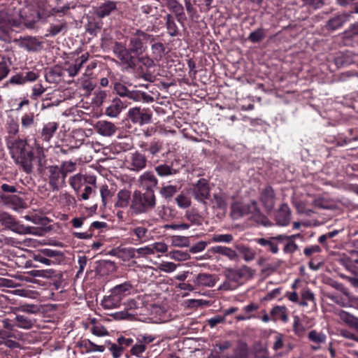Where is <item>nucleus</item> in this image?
Masks as SVG:
<instances>
[{
  "instance_id": "obj_1",
  "label": "nucleus",
  "mask_w": 358,
  "mask_h": 358,
  "mask_svg": "<svg viewBox=\"0 0 358 358\" xmlns=\"http://www.w3.org/2000/svg\"><path fill=\"white\" fill-rule=\"evenodd\" d=\"M6 144L15 162L20 164L26 172H31L35 158L32 151L27 149V141L17 139L14 142L7 138Z\"/></svg>"
},
{
  "instance_id": "obj_2",
  "label": "nucleus",
  "mask_w": 358,
  "mask_h": 358,
  "mask_svg": "<svg viewBox=\"0 0 358 358\" xmlns=\"http://www.w3.org/2000/svg\"><path fill=\"white\" fill-rule=\"evenodd\" d=\"M231 214L234 219H238L243 216H248L249 219L254 220L257 224L264 227H270L272 223L263 215L257 208L256 201H252L249 203L235 202L231 205Z\"/></svg>"
},
{
  "instance_id": "obj_3",
  "label": "nucleus",
  "mask_w": 358,
  "mask_h": 358,
  "mask_svg": "<svg viewBox=\"0 0 358 358\" xmlns=\"http://www.w3.org/2000/svg\"><path fill=\"white\" fill-rule=\"evenodd\" d=\"M156 199L154 192L142 194L140 191L134 192L130 208L135 214L145 213L148 209L155 208Z\"/></svg>"
},
{
  "instance_id": "obj_4",
  "label": "nucleus",
  "mask_w": 358,
  "mask_h": 358,
  "mask_svg": "<svg viewBox=\"0 0 358 358\" xmlns=\"http://www.w3.org/2000/svg\"><path fill=\"white\" fill-rule=\"evenodd\" d=\"M155 37L143 31L136 30L130 37L129 48L136 56L143 55L147 50V42H153Z\"/></svg>"
},
{
  "instance_id": "obj_5",
  "label": "nucleus",
  "mask_w": 358,
  "mask_h": 358,
  "mask_svg": "<svg viewBox=\"0 0 358 358\" xmlns=\"http://www.w3.org/2000/svg\"><path fill=\"white\" fill-rule=\"evenodd\" d=\"M224 274L229 281L241 282L252 278L254 275V271L250 267L243 265L237 268H227Z\"/></svg>"
},
{
  "instance_id": "obj_6",
  "label": "nucleus",
  "mask_w": 358,
  "mask_h": 358,
  "mask_svg": "<svg viewBox=\"0 0 358 358\" xmlns=\"http://www.w3.org/2000/svg\"><path fill=\"white\" fill-rule=\"evenodd\" d=\"M113 52L115 55L120 60L121 63L127 68H134L136 66V59L132 55L133 52L130 49L120 42H115L113 46Z\"/></svg>"
},
{
  "instance_id": "obj_7",
  "label": "nucleus",
  "mask_w": 358,
  "mask_h": 358,
  "mask_svg": "<svg viewBox=\"0 0 358 358\" xmlns=\"http://www.w3.org/2000/svg\"><path fill=\"white\" fill-rule=\"evenodd\" d=\"M20 23L17 20L11 19L10 15L4 12L0 11V39L3 41H9L10 37L9 33L13 27H20Z\"/></svg>"
},
{
  "instance_id": "obj_8",
  "label": "nucleus",
  "mask_w": 358,
  "mask_h": 358,
  "mask_svg": "<svg viewBox=\"0 0 358 358\" xmlns=\"http://www.w3.org/2000/svg\"><path fill=\"white\" fill-rule=\"evenodd\" d=\"M127 116L131 122L141 126L151 122L152 114L148 109L134 107L128 110Z\"/></svg>"
},
{
  "instance_id": "obj_9",
  "label": "nucleus",
  "mask_w": 358,
  "mask_h": 358,
  "mask_svg": "<svg viewBox=\"0 0 358 358\" xmlns=\"http://www.w3.org/2000/svg\"><path fill=\"white\" fill-rule=\"evenodd\" d=\"M49 184L53 190H59L65 183L66 177L57 166L48 167Z\"/></svg>"
},
{
  "instance_id": "obj_10",
  "label": "nucleus",
  "mask_w": 358,
  "mask_h": 358,
  "mask_svg": "<svg viewBox=\"0 0 358 358\" xmlns=\"http://www.w3.org/2000/svg\"><path fill=\"white\" fill-rule=\"evenodd\" d=\"M209 192L208 182L203 178L199 180L192 189V192L195 199L203 203H205L206 200L208 199Z\"/></svg>"
},
{
  "instance_id": "obj_11",
  "label": "nucleus",
  "mask_w": 358,
  "mask_h": 358,
  "mask_svg": "<svg viewBox=\"0 0 358 358\" xmlns=\"http://www.w3.org/2000/svg\"><path fill=\"white\" fill-rule=\"evenodd\" d=\"M0 222L2 225L6 228L10 229L12 231L17 233H31L30 227L24 228L22 225H20L16 220L8 213H3L1 215Z\"/></svg>"
},
{
  "instance_id": "obj_12",
  "label": "nucleus",
  "mask_w": 358,
  "mask_h": 358,
  "mask_svg": "<svg viewBox=\"0 0 358 358\" xmlns=\"http://www.w3.org/2000/svg\"><path fill=\"white\" fill-rule=\"evenodd\" d=\"M139 186L147 192H154L153 189L157 187L158 180L153 173L146 171L140 176L138 178Z\"/></svg>"
},
{
  "instance_id": "obj_13",
  "label": "nucleus",
  "mask_w": 358,
  "mask_h": 358,
  "mask_svg": "<svg viewBox=\"0 0 358 358\" xmlns=\"http://www.w3.org/2000/svg\"><path fill=\"white\" fill-rule=\"evenodd\" d=\"M145 157L138 152L132 153L127 160V167L134 171H139L146 166Z\"/></svg>"
},
{
  "instance_id": "obj_14",
  "label": "nucleus",
  "mask_w": 358,
  "mask_h": 358,
  "mask_svg": "<svg viewBox=\"0 0 358 358\" xmlns=\"http://www.w3.org/2000/svg\"><path fill=\"white\" fill-rule=\"evenodd\" d=\"M18 46L28 52H36L42 47V43L36 37L26 36L17 41Z\"/></svg>"
},
{
  "instance_id": "obj_15",
  "label": "nucleus",
  "mask_w": 358,
  "mask_h": 358,
  "mask_svg": "<svg viewBox=\"0 0 358 358\" xmlns=\"http://www.w3.org/2000/svg\"><path fill=\"white\" fill-rule=\"evenodd\" d=\"M217 281V278L215 275L207 273H201L196 276L193 282L196 287H213Z\"/></svg>"
},
{
  "instance_id": "obj_16",
  "label": "nucleus",
  "mask_w": 358,
  "mask_h": 358,
  "mask_svg": "<svg viewBox=\"0 0 358 358\" xmlns=\"http://www.w3.org/2000/svg\"><path fill=\"white\" fill-rule=\"evenodd\" d=\"M291 210L287 204L283 203L280 206L275 215L277 224L280 226H287L290 222Z\"/></svg>"
},
{
  "instance_id": "obj_17",
  "label": "nucleus",
  "mask_w": 358,
  "mask_h": 358,
  "mask_svg": "<svg viewBox=\"0 0 358 358\" xmlns=\"http://www.w3.org/2000/svg\"><path fill=\"white\" fill-rule=\"evenodd\" d=\"M94 128L103 136H111L117 130V127L113 123L106 120L98 121L95 124Z\"/></svg>"
},
{
  "instance_id": "obj_18",
  "label": "nucleus",
  "mask_w": 358,
  "mask_h": 358,
  "mask_svg": "<svg viewBox=\"0 0 358 358\" xmlns=\"http://www.w3.org/2000/svg\"><path fill=\"white\" fill-rule=\"evenodd\" d=\"M261 202L267 210H271L275 206V194L273 188L268 186L264 188L260 196Z\"/></svg>"
},
{
  "instance_id": "obj_19",
  "label": "nucleus",
  "mask_w": 358,
  "mask_h": 358,
  "mask_svg": "<svg viewBox=\"0 0 358 358\" xmlns=\"http://www.w3.org/2000/svg\"><path fill=\"white\" fill-rule=\"evenodd\" d=\"M126 107L127 106L120 99L116 98L106 108L105 114L110 117H117Z\"/></svg>"
},
{
  "instance_id": "obj_20",
  "label": "nucleus",
  "mask_w": 358,
  "mask_h": 358,
  "mask_svg": "<svg viewBox=\"0 0 358 358\" xmlns=\"http://www.w3.org/2000/svg\"><path fill=\"white\" fill-rule=\"evenodd\" d=\"M82 136L83 134L80 131H73L65 138L66 145L71 150L79 148L83 143V139L80 138Z\"/></svg>"
},
{
  "instance_id": "obj_21",
  "label": "nucleus",
  "mask_w": 358,
  "mask_h": 358,
  "mask_svg": "<svg viewBox=\"0 0 358 358\" xmlns=\"http://www.w3.org/2000/svg\"><path fill=\"white\" fill-rule=\"evenodd\" d=\"M122 299L121 296L111 291L110 295L104 296L101 301V306L104 309H114L120 306Z\"/></svg>"
},
{
  "instance_id": "obj_22",
  "label": "nucleus",
  "mask_w": 358,
  "mask_h": 358,
  "mask_svg": "<svg viewBox=\"0 0 358 358\" xmlns=\"http://www.w3.org/2000/svg\"><path fill=\"white\" fill-rule=\"evenodd\" d=\"M59 124L56 122L45 123L41 131V136L43 141L49 142L56 133Z\"/></svg>"
},
{
  "instance_id": "obj_23",
  "label": "nucleus",
  "mask_w": 358,
  "mask_h": 358,
  "mask_svg": "<svg viewBox=\"0 0 358 358\" xmlns=\"http://www.w3.org/2000/svg\"><path fill=\"white\" fill-rule=\"evenodd\" d=\"M352 14H353V13H343L330 19L327 24V29L329 30H336L340 28L344 23L348 21Z\"/></svg>"
},
{
  "instance_id": "obj_24",
  "label": "nucleus",
  "mask_w": 358,
  "mask_h": 358,
  "mask_svg": "<svg viewBox=\"0 0 358 358\" xmlns=\"http://www.w3.org/2000/svg\"><path fill=\"white\" fill-rule=\"evenodd\" d=\"M166 6L175 13L177 20L182 23L185 19V15L182 6L176 0H169L166 2Z\"/></svg>"
},
{
  "instance_id": "obj_25",
  "label": "nucleus",
  "mask_w": 358,
  "mask_h": 358,
  "mask_svg": "<svg viewBox=\"0 0 358 358\" xmlns=\"http://www.w3.org/2000/svg\"><path fill=\"white\" fill-rule=\"evenodd\" d=\"M88 58L89 54L86 52L76 59L74 64H70L66 69V71L68 72L69 76H76L78 73L83 65L88 60Z\"/></svg>"
},
{
  "instance_id": "obj_26",
  "label": "nucleus",
  "mask_w": 358,
  "mask_h": 358,
  "mask_svg": "<svg viewBox=\"0 0 358 358\" xmlns=\"http://www.w3.org/2000/svg\"><path fill=\"white\" fill-rule=\"evenodd\" d=\"M15 326L20 329L29 330L33 328L36 320L23 315H16L15 317Z\"/></svg>"
},
{
  "instance_id": "obj_27",
  "label": "nucleus",
  "mask_w": 358,
  "mask_h": 358,
  "mask_svg": "<svg viewBox=\"0 0 358 358\" xmlns=\"http://www.w3.org/2000/svg\"><path fill=\"white\" fill-rule=\"evenodd\" d=\"M126 97L134 101H143L145 103H150L152 102L154 100L152 96H151L146 92H141L139 90H129Z\"/></svg>"
},
{
  "instance_id": "obj_28",
  "label": "nucleus",
  "mask_w": 358,
  "mask_h": 358,
  "mask_svg": "<svg viewBox=\"0 0 358 358\" xmlns=\"http://www.w3.org/2000/svg\"><path fill=\"white\" fill-rule=\"evenodd\" d=\"M17 22L20 23L21 26H24L28 29H33L35 27V24L36 22V20L34 14L29 13L27 14L25 12H20L19 14V20H17Z\"/></svg>"
},
{
  "instance_id": "obj_29",
  "label": "nucleus",
  "mask_w": 358,
  "mask_h": 358,
  "mask_svg": "<svg viewBox=\"0 0 358 358\" xmlns=\"http://www.w3.org/2000/svg\"><path fill=\"white\" fill-rule=\"evenodd\" d=\"M115 9L116 3L112 1H107L97 8L96 15L100 17H104Z\"/></svg>"
},
{
  "instance_id": "obj_30",
  "label": "nucleus",
  "mask_w": 358,
  "mask_h": 358,
  "mask_svg": "<svg viewBox=\"0 0 358 358\" xmlns=\"http://www.w3.org/2000/svg\"><path fill=\"white\" fill-rule=\"evenodd\" d=\"M117 201L115 206L120 208H126L128 206L131 199V193L127 189H121L117 194Z\"/></svg>"
},
{
  "instance_id": "obj_31",
  "label": "nucleus",
  "mask_w": 358,
  "mask_h": 358,
  "mask_svg": "<svg viewBox=\"0 0 358 358\" xmlns=\"http://www.w3.org/2000/svg\"><path fill=\"white\" fill-rule=\"evenodd\" d=\"M148 231L144 227H136L131 229V234L136 236V241L138 243H145L148 240Z\"/></svg>"
},
{
  "instance_id": "obj_32",
  "label": "nucleus",
  "mask_w": 358,
  "mask_h": 358,
  "mask_svg": "<svg viewBox=\"0 0 358 358\" xmlns=\"http://www.w3.org/2000/svg\"><path fill=\"white\" fill-rule=\"evenodd\" d=\"M271 315L275 318V320L280 319L285 323L288 321L287 308L285 306H275L271 310Z\"/></svg>"
},
{
  "instance_id": "obj_33",
  "label": "nucleus",
  "mask_w": 358,
  "mask_h": 358,
  "mask_svg": "<svg viewBox=\"0 0 358 358\" xmlns=\"http://www.w3.org/2000/svg\"><path fill=\"white\" fill-rule=\"evenodd\" d=\"M338 315L344 323L350 327H355L358 324V318L345 310L338 311Z\"/></svg>"
},
{
  "instance_id": "obj_34",
  "label": "nucleus",
  "mask_w": 358,
  "mask_h": 358,
  "mask_svg": "<svg viewBox=\"0 0 358 358\" xmlns=\"http://www.w3.org/2000/svg\"><path fill=\"white\" fill-rule=\"evenodd\" d=\"M255 242L262 246L268 247V250L273 254H277L279 251L277 243H274L271 237L269 238H257Z\"/></svg>"
},
{
  "instance_id": "obj_35",
  "label": "nucleus",
  "mask_w": 358,
  "mask_h": 358,
  "mask_svg": "<svg viewBox=\"0 0 358 358\" xmlns=\"http://www.w3.org/2000/svg\"><path fill=\"white\" fill-rule=\"evenodd\" d=\"M237 250L245 262H251L255 257L256 252L247 246L243 245H238Z\"/></svg>"
},
{
  "instance_id": "obj_36",
  "label": "nucleus",
  "mask_w": 358,
  "mask_h": 358,
  "mask_svg": "<svg viewBox=\"0 0 358 358\" xmlns=\"http://www.w3.org/2000/svg\"><path fill=\"white\" fill-rule=\"evenodd\" d=\"M99 269L103 274H108L115 272L117 270V266L114 262L103 260L99 262Z\"/></svg>"
},
{
  "instance_id": "obj_37",
  "label": "nucleus",
  "mask_w": 358,
  "mask_h": 358,
  "mask_svg": "<svg viewBox=\"0 0 358 358\" xmlns=\"http://www.w3.org/2000/svg\"><path fill=\"white\" fill-rule=\"evenodd\" d=\"M164 19L166 20V27L168 34L171 36H177L178 33V27H177L173 17L171 15L167 14L164 17Z\"/></svg>"
},
{
  "instance_id": "obj_38",
  "label": "nucleus",
  "mask_w": 358,
  "mask_h": 358,
  "mask_svg": "<svg viewBox=\"0 0 358 358\" xmlns=\"http://www.w3.org/2000/svg\"><path fill=\"white\" fill-rule=\"evenodd\" d=\"M151 50L154 59L159 61L164 54L165 47L162 43H155L151 45Z\"/></svg>"
},
{
  "instance_id": "obj_39",
  "label": "nucleus",
  "mask_w": 358,
  "mask_h": 358,
  "mask_svg": "<svg viewBox=\"0 0 358 358\" xmlns=\"http://www.w3.org/2000/svg\"><path fill=\"white\" fill-rule=\"evenodd\" d=\"M212 251L224 255L229 257L230 259H234L237 257V255L234 250L225 246H215L212 248Z\"/></svg>"
},
{
  "instance_id": "obj_40",
  "label": "nucleus",
  "mask_w": 358,
  "mask_h": 358,
  "mask_svg": "<svg viewBox=\"0 0 358 358\" xmlns=\"http://www.w3.org/2000/svg\"><path fill=\"white\" fill-rule=\"evenodd\" d=\"M83 181L84 176L80 173H77L69 178V184L76 192L82 187Z\"/></svg>"
},
{
  "instance_id": "obj_41",
  "label": "nucleus",
  "mask_w": 358,
  "mask_h": 358,
  "mask_svg": "<svg viewBox=\"0 0 358 358\" xmlns=\"http://www.w3.org/2000/svg\"><path fill=\"white\" fill-rule=\"evenodd\" d=\"M155 171L158 176L165 177L174 175L177 173L176 170L167 164H161L155 167Z\"/></svg>"
},
{
  "instance_id": "obj_42",
  "label": "nucleus",
  "mask_w": 358,
  "mask_h": 358,
  "mask_svg": "<svg viewBox=\"0 0 358 358\" xmlns=\"http://www.w3.org/2000/svg\"><path fill=\"white\" fill-rule=\"evenodd\" d=\"M131 287L132 286L129 282H125L122 284L116 285L111 289V291L121 296L122 299H123L126 295V292H129Z\"/></svg>"
},
{
  "instance_id": "obj_43",
  "label": "nucleus",
  "mask_w": 358,
  "mask_h": 358,
  "mask_svg": "<svg viewBox=\"0 0 358 358\" xmlns=\"http://www.w3.org/2000/svg\"><path fill=\"white\" fill-rule=\"evenodd\" d=\"M171 245L175 247H188L189 245V238L182 236H173L171 237Z\"/></svg>"
},
{
  "instance_id": "obj_44",
  "label": "nucleus",
  "mask_w": 358,
  "mask_h": 358,
  "mask_svg": "<svg viewBox=\"0 0 358 358\" xmlns=\"http://www.w3.org/2000/svg\"><path fill=\"white\" fill-rule=\"evenodd\" d=\"M171 259L178 262L187 260L190 258V255L187 252L181 250H173L169 254Z\"/></svg>"
},
{
  "instance_id": "obj_45",
  "label": "nucleus",
  "mask_w": 358,
  "mask_h": 358,
  "mask_svg": "<svg viewBox=\"0 0 358 358\" xmlns=\"http://www.w3.org/2000/svg\"><path fill=\"white\" fill-rule=\"evenodd\" d=\"M178 192V188L175 185H166L163 187L160 191V194L164 198L172 197Z\"/></svg>"
},
{
  "instance_id": "obj_46",
  "label": "nucleus",
  "mask_w": 358,
  "mask_h": 358,
  "mask_svg": "<svg viewBox=\"0 0 358 358\" xmlns=\"http://www.w3.org/2000/svg\"><path fill=\"white\" fill-rule=\"evenodd\" d=\"M63 174L66 177L67 174L73 172L76 169V164L71 161L64 162L59 167Z\"/></svg>"
},
{
  "instance_id": "obj_47",
  "label": "nucleus",
  "mask_w": 358,
  "mask_h": 358,
  "mask_svg": "<svg viewBox=\"0 0 358 358\" xmlns=\"http://www.w3.org/2000/svg\"><path fill=\"white\" fill-rule=\"evenodd\" d=\"M309 339L317 344L323 343L326 341V336L322 333L311 331L308 334Z\"/></svg>"
},
{
  "instance_id": "obj_48",
  "label": "nucleus",
  "mask_w": 358,
  "mask_h": 358,
  "mask_svg": "<svg viewBox=\"0 0 358 358\" xmlns=\"http://www.w3.org/2000/svg\"><path fill=\"white\" fill-rule=\"evenodd\" d=\"M185 217L192 224L200 225L201 224V218L200 215L192 210L187 211Z\"/></svg>"
},
{
  "instance_id": "obj_49",
  "label": "nucleus",
  "mask_w": 358,
  "mask_h": 358,
  "mask_svg": "<svg viewBox=\"0 0 358 358\" xmlns=\"http://www.w3.org/2000/svg\"><path fill=\"white\" fill-rule=\"evenodd\" d=\"M176 201L178 206L182 208H188L191 205L190 199L182 193L177 196L176 198Z\"/></svg>"
},
{
  "instance_id": "obj_50",
  "label": "nucleus",
  "mask_w": 358,
  "mask_h": 358,
  "mask_svg": "<svg viewBox=\"0 0 358 358\" xmlns=\"http://www.w3.org/2000/svg\"><path fill=\"white\" fill-rule=\"evenodd\" d=\"M264 38V33L263 29H258L251 32L248 36V38L252 43H257L261 41Z\"/></svg>"
},
{
  "instance_id": "obj_51",
  "label": "nucleus",
  "mask_w": 358,
  "mask_h": 358,
  "mask_svg": "<svg viewBox=\"0 0 358 358\" xmlns=\"http://www.w3.org/2000/svg\"><path fill=\"white\" fill-rule=\"evenodd\" d=\"M158 268L161 271L165 273H172L176 269L177 265L171 262H162L159 265Z\"/></svg>"
},
{
  "instance_id": "obj_52",
  "label": "nucleus",
  "mask_w": 358,
  "mask_h": 358,
  "mask_svg": "<svg viewBox=\"0 0 358 358\" xmlns=\"http://www.w3.org/2000/svg\"><path fill=\"white\" fill-rule=\"evenodd\" d=\"M162 148V143L159 141H152L148 148V151L152 155H156Z\"/></svg>"
},
{
  "instance_id": "obj_53",
  "label": "nucleus",
  "mask_w": 358,
  "mask_h": 358,
  "mask_svg": "<svg viewBox=\"0 0 358 358\" xmlns=\"http://www.w3.org/2000/svg\"><path fill=\"white\" fill-rule=\"evenodd\" d=\"M137 58H138V62L143 64V66H145L146 68H152V67H154L155 66V60L154 58H150L149 56L148 55H144V56H141V55H139V56H136Z\"/></svg>"
},
{
  "instance_id": "obj_54",
  "label": "nucleus",
  "mask_w": 358,
  "mask_h": 358,
  "mask_svg": "<svg viewBox=\"0 0 358 358\" xmlns=\"http://www.w3.org/2000/svg\"><path fill=\"white\" fill-rule=\"evenodd\" d=\"M233 240V236L231 234H215L212 241L215 243H230Z\"/></svg>"
},
{
  "instance_id": "obj_55",
  "label": "nucleus",
  "mask_w": 358,
  "mask_h": 358,
  "mask_svg": "<svg viewBox=\"0 0 358 358\" xmlns=\"http://www.w3.org/2000/svg\"><path fill=\"white\" fill-rule=\"evenodd\" d=\"M45 88L41 83H37L34 85L32 88V94L31 98L32 99H36L41 96L45 91Z\"/></svg>"
},
{
  "instance_id": "obj_56",
  "label": "nucleus",
  "mask_w": 358,
  "mask_h": 358,
  "mask_svg": "<svg viewBox=\"0 0 358 358\" xmlns=\"http://www.w3.org/2000/svg\"><path fill=\"white\" fill-rule=\"evenodd\" d=\"M293 330L297 335H301L304 331V327L299 316L294 317Z\"/></svg>"
},
{
  "instance_id": "obj_57",
  "label": "nucleus",
  "mask_w": 358,
  "mask_h": 358,
  "mask_svg": "<svg viewBox=\"0 0 358 358\" xmlns=\"http://www.w3.org/2000/svg\"><path fill=\"white\" fill-rule=\"evenodd\" d=\"M10 72V67L8 62L3 59L0 62V81L4 79Z\"/></svg>"
},
{
  "instance_id": "obj_58",
  "label": "nucleus",
  "mask_w": 358,
  "mask_h": 358,
  "mask_svg": "<svg viewBox=\"0 0 358 358\" xmlns=\"http://www.w3.org/2000/svg\"><path fill=\"white\" fill-rule=\"evenodd\" d=\"M146 350V346L145 344L142 343L141 342H139L136 344H135L131 349V353L133 355H136L137 357H141V355L145 352Z\"/></svg>"
},
{
  "instance_id": "obj_59",
  "label": "nucleus",
  "mask_w": 358,
  "mask_h": 358,
  "mask_svg": "<svg viewBox=\"0 0 358 358\" xmlns=\"http://www.w3.org/2000/svg\"><path fill=\"white\" fill-rule=\"evenodd\" d=\"M214 207L218 208H225L227 203L224 196L220 194H215L212 201Z\"/></svg>"
},
{
  "instance_id": "obj_60",
  "label": "nucleus",
  "mask_w": 358,
  "mask_h": 358,
  "mask_svg": "<svg viewBox=\"0 0 358 358\" xmlns=\"http://www.w3.org/2000/svg\"><path fill=\"white\" fill-rule=\"evenodd\" d=\"M299 250V246L294 241L287 240L285 244L283 252L287 254H292Z\"/></svg>"
},
{
  "instance_id": "obj_61",
  "label": "nucleus",
  "mask_w": 358,
  "mask_h": 358,
  "mask_svg": "<svg viewBox=\"0 0 358 358\" xmlns=\"http://www.w3.org/2000/svg\"><path fill=\"white\" fill-rule=\"evenodd\" d=\"M114 90L122 97H126L129 92L127 87L120 83H115L114 84Z\"/></svg>"
},
{
  "instance_id": "obj_62",
  "label": "nucleus",
  "mask_w": 358,
  "mask_h": 358,
  "mask_svg": "<svg viewBox=\"0 0 358 358\" xmlns=\"http://www.w3.org/2000/svg\"><path fill=\"white\" fill-rule=\"evenodd\" d=\"M34 122L33 114H25L22 117L21 124L23 128L30 127Z\"/></svg>"
},
{
  "instance_id": "obj_63",
  "label": "nucleus",
  "mask_w": 358,
  "mask_h": 358,
  "mask_svg": "<svg viewBox=\"0 0 358 358\" xmlns=\"http://www.w3.org/2000/svg\"><path fill=\"white\" fill-rule=\"evenodd\" d=\"M91 331L97 336H105L108 334L107 329L102 325H94Z\"/></svg>"
},
{
  "instance_id": "obj_64",
  "label": "nucleus",
  "mask_w": 358,
  "mask_h": 358,
  "mask_svg": "<svg viewBox=\"0 0 358 358\" xmlns=\"http://www.w3.org/2000/svg\"><path fill=\"white\" fill-rule=\"evenodd\" d=\"M110 351L114 358H118L121 356L124 351V347L118 344L113 343L110 347Z\"/></svg>"
}]
</instances>
